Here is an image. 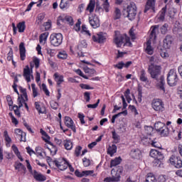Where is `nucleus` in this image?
Listing matches in <instances>:
<instances>
[{
	"label": "nucleus",
	"mask_w": 182,
	"mask_h": 182,
	"mask_svg": "<svg viewBox=\"0 0 182 182\" xmlns=\"http://www.w3.org/2000/svg\"><path fill=\"white\" fill-rule=\"evenodd\" d=\"M129 36L132 39V41H134L136 39V34L134 33V28L132 27L129 30Z\"/></svg>",
	"instance_id": "56"
},
{
	"label": "nucleus",
	"mask_w": 182,
	"mask_h": 182,
	"mask_svg": "<svg viewBox=\"0 0 182 182\" xmlns=\"http://www.w3.org/2000/svg\"><path fill=\"white\" fill-rule=\"evenodd\" d=\"M80 87H81V89H85V90H93L94 89L93 87H90V85L87 84H80Z\"/></svg>",
	"instance_id": "44"
},
{
	"label": "nucleus",
	"mask_w": 182,
	"mask_h": 182,
	"mask_svg": "<svg viewBox=\"0 0 182 182\" xmlns=\"http://www.w3.org/2000/svg\"><path fill=\"white\" fill-rule=\"evenodd\" d=\"M18 107L19 109H21V107H23V103H24V102H26V101L25 100V98H23V97H21H21H18Z\"/></svg>",
	"instance_id": "55"
},
{
	"label": "nucleus",
	"mask_w": 182,
	"mask_h": 182,
	"mask_svg": "<svg viewBox=\"0 0 182 182\" xmlns=\"http://www.w3.org/2000/svg\"><path fill=\"white\" fill-rule=\"evenodd\" d=\"M63 161L61 162L58 160H54V166H55V167H58V169L61 171L66 170V168H68V166H69V162L66 161V159H63Z\"/></svg>",
	"instance_id": "7"
},
{
	"label": "nucleus",
	"mask_w": 182,
	"mask_h": 182,
	"mask_svg": "<svg viewBox=\"0 0 182 182\" xmlns=\"http://www.w3.org/2000/svg\"><path fill=\"white\" fill-rule=\"evenodd\" d=\"M82 23V21H80V19L77 20V22L75 23V31H76V32H79V31H80V25Z\"/></svg>",
	"instance_id": "59"
},
{
	"label": "nucleus",
	"mask_w": 182,
	"mask_h": 182,
	"mask_svg": "<svg viewBox=\"0 0 182 182\" xmlns=\"http://www.w3.org/2000/svg\"><path fill=\"white\" fill-rule=\"evenodd\" d=\"M148 73L152 79H155V80L159 82L158 86L159 89L163 90V92H166V88L164 87V85H166L164 76L161 75L159 77V76L161 75V66L154 65V63H151V65H149Z\"/></svg>",
	"instance_id": "1"
},
{
	"label": "nucleus",
	"mask_w": 182,
	"mask_h": 182,
	"mask_svg": "<svg viewBox=\"0 0 182 182\" xmlns=\"http://www.w3.org/2000/svg\"><path fill=\"white\" fill-rule=\"evenodd\" d=\"M163 159H155L154 161H153V164L154 166V167H160V165L161 164V161Z\"/></svg>",
	"instance_id": "49"
},
{
	"label": "nucleus",
	"mask_w": 182,
	"mask_h": 182,
	"mask_svg": "<svg viewBox=\"0 0 182 182\" xmlns=\"http://www.w3.org/2000/svg\"><path fill=\"white\" fill-rule=\"evenodd\" d=\"M48 36H49L48 32H46V33L41 34L39 36L40 43H43V42L45 43V42H46V41L48 40Z\"/></svg>",
	"instance_id": "30"
},
{
	"label": "nucleus",
	"mask_w": 182,
	"mask_h": 182,
	"mask_svg": "<svg viewBox=\"0 0 182 182\" xmlns=\"http://www.w3.org/2000/svg\"><path fill=\"white\" fill-rule=\"evenodd\" d=\"M33 177L37 181H46V176L42 173H38L36 171H33Z\"/></svg>",
	"instance_id": "21"
},
{
	"label": "nucleus",
	"mask_w": 182,
	"mask_h": 182,
	"mask_svg": "<svg viewBox=\"0 0 182 182\" xmlns=\"http://www.w3.org/2000/svg\"><path fill=\"white\" fill-rule=\"evenodd\" d=\"M50 105L51 109H53V110H58V107H59V104L55 101H51L50 102Z\"/></svg>",
	"instance_id": "46"
},
{
	"label": "nucleus",
	"mask_w": 182,
	"mask_h": 182,
	"mask_svg": "<svg viewBox=\"0 0 182 182\" xmlns=\"http://www.w3.org/2000/svg\"><path fill=\"white\" fill-rule=\"evenodd\" d=\"M89 22L91 26L94 28V29H96L97 28H99V26H100L99 18L97 17H90Z\"/></svg>",
	"instance_id": "17"
},
{
	"label": "nucleus",
	"mask_w": 182,
	"mask_h": 182,
	"mask_svg": "<svg viewBox=\"0 0 182 182\" xmlns=\"http://www.w3.org/2000/svg\"><path fill=\"white\" fill-rule=\"evenodd\" d=\"M65 125L71 129L74 133H76V126L74 125L73 119L70 117H65L64 119Z\"/></svg>",
	"instance_id": "10"
},
{
	"label": "nucleus",
	"mask_w": 182,
	"mask_h": 182,
	"mask_svg": "<svg viewBox=\"0 0 182 182\" xmlns=\"http://www.w3.org/2000/svg\"><path fill=\"white\" fill-rule=\"evenodd\" d=\"M124 37L122 34L116 35L114 38V43L117 46V48H122V46L124 43Z\"/></svg>",
	"instance_id": "14"
},
{
	"label": "nucleus",
	"mask_w": 182,
	"mask_h": 182,
	"mask_svg": "<svg viewBox=\"0 0 182 182\" xmlns=\"http://www.w3.org/2000/svg\"><path fill=\"white\" fill-rule=\"evenodd\" d=\"M156 4V0H148L146 1L145 9L144 10V14H146L150 9L153 10V12H155L154 5Z\"/></svg>",
	"instance_id": "15"
},
{
	"label": "nucleus",
	"mask_w": 182,
	"mask_h": 182,
	"mask_svg": "<svg viewBox=\"0 0 182 182\" xmlns=\"http://www.w3.org/2000/svg\"><path fill=\"white\" fill-rule=\"evenodd\" d=\"M124 66V63L123 61H121L119 63H118L116 65H114V68H117V69H123Z\"/></svg>",
	"instance_id": "61"
},
{
	"label": "nucleus",
	"mask_w": 182,
	"mask_h": 182,
	"mask_svg": "<svg viewBox=\"0 0 182 182\" xmlns=\"http://www.w3.org/2000/svg\"><path fill=\"white\" fill-rule=\"evenodd\" d=\"M4 136L6 143L9 144L12 141V139L9 137V135L8 134V131H4Z\"/></svg>",
	"instance_id": "47"
},
{
	"label": "nucleus",
	"mask_w": 182,
	"mask_h": 182,
	"mask_svg": "<svg viewBox=\"0 0 182 182\" xmlns=\"http://www.w3.org/2000/svg\"><path fill=\"white\" fill-rule=\"evenodd\" d=\"M82 48H87V43H86V40H82L78 44L77 48L80 50H82Z\"/></svg>",
	"instance_id": "42"
},
{
	"label": "nucleus",
	"mask_w": 182,
	"mask_h": 182,
	"mask_svg": "<svg viewBox=\"0 0 182 182\" xmlns=\"http://www.w3.org/2000/svg\"><path fill=\"white\" fill-rule=\"evenodd\" d=\"M159 133H160L162 137H167V136H168L169 134L168 127H167V126H165L163 129H161Z\"/></svg>",
	"instance_id": "33"
},
{
	"label": "nucleus",
	"mask_w": 182,
	"mask_h": 182,
	"mask_svg": "<svg viewBox=\"0 0 182 182\" xmlns=\"http://www.w3.org/2000/svg\"><path fill=\"white\" fill-rule=\"evenodd\" d=\"M11 149H12L14 154H16V156H20L21 152H19V149H18V146L14 144L11 146Z\"/></svg>",
	"instance_id": "51"
},
{
	"label": "nucleus",
	"mask_w": 182,
	"mask_h": 182,
	"mask_svg": "<svg viewBox=\"0 0 182 182\" xmlns=\"http://www.w3.org/2000/svg\"><path fill=\"white\" fill-rule=\"evenodd\" d=\"M166 12H167V5L162 8L160 11V15L159 17V19H160V21H164L166 18Z\"/></svg>",
	"instance_id": "31"
},
{
	"label": "nucleus",
	"mask_w": 182,
	"mask_h": 182,
	"mask_svg": "<svg viewBox=\"0 0 182 182\" xmlns=\"http://www.w3.org/2000/svg\"><path fill=\"white\" fill-rule=\"evenodd\" d=\"M130 154L132 159H141V151H140L139 149H133L131 151Z\"/></svg>",
	"instance_id": "20"
},
{
	"label": "nucleus",
	"mask_w": 182,
	"mask_h": 182,
	"mask_svg": "<svg viewBox=\"0 0 182 182\" xmlns=\"http://www.w3.org/2000/svg\"><path fill=\"white\" fill-rule=\"evenodd\" d=\"M123 173V166H118L117 171H114V169L112 170L111 174L112 175V178L114 179L118 178V181H120V176Z\"/></svg>",
	"instance_id": "12"
},
{
	"label": "nucleus",
	"mask_w": 182,
	"mask_h": 182,
	"mask_svg": "<svg viewBox=\"0 0 182 182\" xmlns=\"http://www.w3.org/2000/svg\"><path fill=\"white\" fill-rule=\"evenodd\" d=\"M112 139H114V143H119L120 142V136L116 133V131L112 132Z\"/></svg>",
	"instance_id": "35"
},
{
	"label": "nucleus",
	"mask_w": 182,
	"mask_h": 182,
	"mask_svg": "<svg viewBox=\"0 0 182 182\" xmlns=\"http://www.w3.org/2000/svg\"><path fill=\"white\" fill-rule=\"evenodd\" d=\"M59 20L61 21V22H68V23L72 26H73V18L70 16H67L64 18L62 16H59Z\"/></svg>",
	"instance_id": "26"
},
{
	"label": "nucleus",
	"mask_w": 182,
	"mask_h": 182,
	"mask_svg": "<svg viewBox=\"0 0 182 182\" xmlns=\"http://www.w3.org/2000/svg\"><path fill=\"white\" fill-rule=\"evenodd\" d=\"M146 182H157V179H156V176L152 173H149L146 178Z\"/></svg>",
	"instance_id": "37"
},
{
	"label": "nucleus",
	"mask_w": 182,
	"mask_h": 182,
	"mask_svg": "<svg viewBox=\"0 0 182 182\" xmlns=\"http://www.w3.org/2000/svg\"><path fill=\"white\" fill-rule=\"evenodd\" d=\"M96 5V1L95 0H90V2L87 6L86 10L89 11L90 14H92L95 11V6Z\"/></svg>",
	"instance_id": "24"
},
{
	"label": "nucleus",
	"mask_w": 182,
	"mask_h": 182,
	"mask_svg": "<svg viewBox=\"0 0 182 182\" xmlns=\"http://www.w3.org/2000/svg\"><path fill=\"white\" fill-rule=\"evenodd\" d=\"M20 58L21 60H25L26 58V49L25 48V43H21L19 45Z\"/></svg>",
	"instance_id": "16"
},
{
	"label": "nucleus",
	"mask_w": 182,
	"mask_h": 182,
	"mask_svg": "<svg viewBox=\"0 0 182 182\" xmlns=\"http://www.w3.org/2000/svg\"><path fill=\"white\" fill-rule=\"evenodd\" d=\"M46 159L48 166H50V167H53V166H55V161L52 160V158L50 156H47Z\"/></svg>",
	"instance_id": "58"
},
{
	"label": "nucleus",
	"mask_w": 182,
	"mask_h": 182,
	"mask_svg": "<svg viewBox=\"0 0 182 182\" xmlns=\"http://www.w3.org/2000/svg\"><path fill=\"white\" fill-rule=\"evenodd\" d=\"M173 41L174 38H173V36L170 34L166 35L164 39V48H165V49H170Z\"/></svg>",
	"instance_id": "9"
},
{
	"label": "nucleus",
	"mask_w": 182,
	"mask_h": 182,
	"mask_svg": "<svg viewBox=\"0 0 182 182\" xmlns=\"http://www.w3.org/2000/svg\"><path fill=\"white\" fill-rule=\"evenodd\" d=\"M82 163L85 167H89V166H90V160L87 159V158H84L82 159Z\"/></svg>",
	"instance_id": "63"
},
{
	"label": "nucleus",
	"mask_w": 182,
	"mask_h": 182,
	"mask_svg": "<svg viewBox=\"0 0 182 182\" xmlns=\"http://www.w3.org/2000/svg\"><path fill=\"white\" fill-rule=\"evenodd\" d=\"M84 72L85 73H88V75H95V73H96V70H95V69H90L87 67L84 68Z\"/></svg>",
	"instance_id": "43"
},
{
	"label": "nucleus",
	"mask_w": 182,
	"mask_h": 182,
	"mask_svg": "<svg viewBox=\"0 0 182 182\" xmlns=\"http://www.w3.org/2000/svg\"><path fill=\"white\" fill-rule=\"evenodd\" d=\"M121 16H122V11H120L119 8H116L114 11V21H117V19H120Z\"/></svg>",
	"instance_id": "36"
},
{
	"label": "nucleus",
	"mask_w": 182,
	"mask_h": 182,
	"mask_svg": "<svg viewBox=\"0 0 182 182\" xmlns=\"http://www.w3.org/2000/svg\"><path fill=\"white\" fill-rule=\"evenodd\" d=\"M33 62L35 65L36 69L39 68V65L41 64V60H39V58H34L33 60Z\"/></svg>",
	"instance_id": "54"
},
{
	"label": "nucleus",
	"mask_w": 182,
	"mask_h": 182,
	"mask_svg": "<svg viewBox=\"0 0 182 182\" xmlns=\"http://www.w3.org/2000/svg\"><path fill=\"white\" fill-rule=\"evenodd\" d=\"M53 77L57 83V86L58 87H60V85H62V83H63V82H64L63 75H59V74H58V73H55L53 75Z\"/></svg>",
	"instance_id": "22"
},
{
	"label": "nucleus",
	"mask_w": 182,
	"mask_h": 182,
	"mask_svg": "<svg viewBox=\"0 0 182 182\" xmlns=\"http://www.w3.org/2000/svg\"><path fill=\"white\" fill-rule=\"evenodd\" d=\"M42 90L46 93V96H50V92H49V90H48V87L45 83L42 84Z\"/></svg>",
	"instance_id": "62"
},
{
	"label": "nucleus",
	"mask_w": 182,
	"mask_h": 182,
	"mask_svg": "<svg viewBox=\"0 0 182 182\" xmlns=\"http://www.w3.org/2000/svg\"><path fill=\"white\" fill-rule=\"evenodd\" d=\"M146 52L148 55H153L154 53V50L151 48V43L147 41Z\"/></svg>",
	"instance_id": "32"
},
{
	"label": "nucleus",
	"mask_w": 182,
	"mask_h": 182,
	"mask_svg": "<svg viewBox=\"0 0 182 182\" xmlns=\"http://www.w3.org/2000/svg\"><path fill=\"white\" fill-rule=\"evenodd\" d=\"M151 107L155 112H164V103L160 99H154L151 102Z\"/></svg>",
	"instance_id": "5"
},
{
	"label": "nucleus",
	"mask_w": 182,
	"mask_h": 182,
	"mask_svg": "<svg viewBox=\"0 0 182 182\" xmlns=\"http://www.w3.org/2000/svg\"><path fill=\"white\" fill-rule=\"evenodd\" d=\"M60 9H68V8H69V1H65V0H61L60 4Z\"/></svg>",
	"instance_id": "38"
},
{
	"label": "nucleus",
	"mask_w": 182,
	"mask_h": 182,
	"mask_svg": "<svg viewBox=\"0 0 182 182\" xmlns=\"http://www.w3.org/2000/svg\"><path fill=\"white\" fill-rule=\"evenodd\" d=\"M120 163H122V158L120 156L115 158L114 160L111 161L110 167H116V166H119Z\"/></svg>",
	"instance_id": "28"
},
{
	"label": "nucleus",
	"mask_w": 182,
	"mask_h": 182,
	"mask_svg": "<svg viewBox=\"0 0 182 182\" xmlns=\"http://www.w3.org/2000/svg\"><path fill=\"white\" fill-rule=\"evenodd\" d=\"M34 105L39 114H46V107L45 106H41L39 102H36Z\"/></svg>",
	"instance_id": "19"
},
{
	"label": "nucleus",
	"mask_w": 182,
	"mask_h": 182,
	"mask_svg": "<svg viewBox=\"0 0 182 182\" xmlns=\"http://www.w3.org/2000/svg\"><path fill=\"white\" fill-rule=\"evenodd\" d=\"M139 79L141 82H146L148 83L149 78H147V76H146V71L144 70H141Z\"/></svg>",
	"instance_id": "34"
},
{
	"label": "nucleus",
	"mask_w": 182,
	"mask_h": 182,
	"mask_svg": "<svg viewBox=\"0 0 182 182\" xmlns=\"http://www.w3.org/2000/svg\"><path fill=\"white\" fill-rule=\"evenodd\" d=\"M166 127V124L161 122H156L154 124V129L159 133L161 129Z\"/></svg>",
	"instance_id": "27"
},
{
	"label": "nucleus",
	"mask_w": 182,
	"mask_h": 182,
	"mask_svg": "<svg viewBox=\"0 0 182 182\" xmlns=\"http://www.w3.org/2000/svg\"><path fill=\"white\" fill-rule=\"evenodd\" d=\"M168 31V23H164L161 27V33L162 35H166Z\"/></svg>",
	"instance_id": "40"
},
{
	"label": "nucleus",
	"mask_w": 182,
	"mask_h": 182,
	"mask_svg": "<svg viewBox=\"0 0 182 182\" xmlns=\"http://www.w3.org/2000/svg\"><path fill=\"white\" fill-rule=\"evenodd\" d=\"M15 169L18 170V171H21V170L26 171V167H25L22 163H18L15 166Z\"/></svg>",
	"instance_id": "41"
},
{
	"label": "nucleus",
	"mask_w": 182,
	"mask_h": 182,
	"mask_svg": "<svg viewBox=\"0 0 182 182\" xmlns=\"http://www.w3.org/2000/svg\"><path fill=\"white\" fill-rule=\"evenodd\" d=\"M17 28L18 29V32L20 33L25 32V29H26V26L25 25V21L18 23L17 24Z\"/></svg>",
	"instance_id": "29"
},
{
	"label": "nucleus",
	"mask_w": 182,
	"mask_h": 182,
	"mask_svg": "<svg viewBox=\"0 0 182 182\" xmlns=\"http://www.w3.org/2000/svg\"><path fill=\"white\" fill-rule=\"evenodd\" d=\"M145 133L150 136L153 133V127L149 126L145 127Z\"/></svg>",
	"instance_id": "52"
},
{
	"label": "nucleus",
	"mask_w": 182,
	"mask_h": 182,
	"mask_svg": "<svg viewBox=\"0 0 182 182\" xmlns=\"http://www.w3.org/2000/svg\"><path fill=\"white\" fill-rule=\"evenodd\" d=\"M63 41V36L62 33H54L50 36V42L53 46H60L62 45Z\"/></svg>",
	"instance_id": "4"
},
{
	"label": "nucleus",
	"mask_w": 182,
	"mask_h": 182,
	"mask_svg": "<svg viewBox=\"0 0 182 182\" xmlns=\"http://www.w3.org/2000/svg\"><path fill=\"white\" fill-rule=\"evenodd\" d=\"M64 147L66 150H72V147H73V144L70 140H67L64 142Z\"/></svg>",
	"instance_id": "39"
},
{
	"label": "nucleus",
	"mask_w": 182,
	"mask_h": 182,
	"mask_svg": "<svg viewBox=\"0 0 182 182\" xmlns=\"http://www.w3.org/2000/svg\"><path fill=\"white\" fill-rule=\"evenodd\" d=\"M59 59H68V54L66 51L60 52L58 55Z\"/></svg>",
	"instance_id": "45"
},
{
	"label": "nucleus",
	"mask_w": 182,
	"mask_h": 182,
	"mask_svg": "<svg viewBox=\"0 0 182 182\" xmlns=\"http://www.w3.org/2000/svg\"><path fill=\"white\" fill-rule=\"evenodd\" d=\"M123 15L125 18H128L129 21H134L137 15V6H136V4L134 2L130 3L127 9H124Z\"/></svg>",
	"instance_id": "2"
},
{
	"label": "nucleus",
	"mask_w": 182,
	"mask_h": 182,
	"mask_svg": "<svg viewBox=\"0 0 182 182\" xmlns=\"http://www.w3.org/2000/svg\"><path fill=\"white\" fill-rule=\"evenodd\" d=\"M110 5L109 4V0H105L103 4V9H105V12H109V7Z\"/></svg>",
	"instance_id": "50"
},
{
	"label": "nucleus",
	"mask_w": 182,
	"mask_h": 182,
	"mask_svg": "<svg viewBox=\"0 0 182 182\" xmlns=\"http://www.w3.org/2000/svg\"><path fill=\"white\" fill-rule=\"evenodd\" d=\"M31 88L33 90V97H36L38 96V89L36 87L35 84H31Z\"/></svg>",
	"instance_id": "53"
},
{
	"label": "nucleus",
	"mask_w": 182,
	"mask_h": 182,
	"mask_svg": "<svg viewBox=\"0 0 182 182\" xmlns=\"http://www.w3.org/2000/svg\"><path fill=\"white\" fill-rule=\"evenodd\" d=\"M169 161L172 166H174V167H176V168H181L182 167L181 158L172 155L169 159Z\"/></svg>",
	"instance_id": "6"
},
{
	"label": "nucleus",
	"mask_w": 182,
	"mask_h": 182,
	"mask_svg": "<svg viewBox=\"0 0 182 182\" xmlns=\"http://www.w3.org/2000/svg\"><path fill=\"white\" fill-rule=\"evenodd\" d=\"M166 80L168 86H171V87L177 86V83H178L180 79H178V75H177L176 70L171 69L169 70Z\"/></svg>",
	"instance_id": "3"
},
{
	"label": "nucleus",
	"mask_w": 182,
	"mask_h": 182,
	"mask_svg": "<svg viewBox=\"0 0 182 182\" xmlns=\"http://www.w3.org/2000/svg\"><path fill=\"white\" fill-rule=\"evenodd\" d=\"M23 77H25L26 82L29 83L31 82V68H29V65H26L23 69Z\"/></svg>",
	"instance_id": "18"
},
{
	"label": "nucleus",
	"mask_w": 182,
	"mask_h": 182,
	"mask_svg": "<svg viewBox=\"0 0 182 182\" xmlns=\"http://www.w3.org/2000/svg\"><path fill=\"white\" fill-rule=\"evenodd\" d=\"M82 173V177L87 176H92L95 173V171H83Z\"/></svg>",
	"instance_id": "60"
},
{
	"label": "nucleus",
	"mask_w": 182,
	"mask_h": 182,
	"mask_svg": "<svg viewBox=\"0 0 182 182\" xmlns=\"http://www.w3.org/2000/svg\"><path fill=\"white\" fill-rule=\"evenodd\" d=\"M93 42L97 43H105L106 42V36L102 32L93 35L92 37Z\"/></svg>",
	"instance_id": "8"
},
{
	"label": "nucleus",
	"mask_w": 182,
	"mask_h": 182,
	"mask_svg": "<svg viewBox=\"0 0 182 182\" xmlns=\"http://www.w3.org/2000/svg\"><path fill=\"white\" fill-rule=\"evenodd\" d=\"M149 156L154 159L164 160V154L156 149H151L149 152Z\"/></svg>",
	"instance_id": "11"
},
{
	"label": "nucleus",
	"mask_w": 182,
	"mask_h": 182,
	"mask_svg": "<svg viewBox=\"0 0 182 182\" xmlns=\"http://www.w3.org/2000/svg\"><path fill=\"white\" fill-rule=\"evenodd\" d=\"M46 143H48V144H50V146H52V149H50V148H48V150L50 151L51 154L52 153H53V156H55V154H56V153H58V147H56V146H55L53 144V143H52L51 141H48V139H45Z\"/></svg>",
	"instance_id": "25"
},
{
	"label": "nucleus",
	"mask_w": 182,
	"mask_h": 182,
	"mask_svg": "<svg viewBox=\"0 0 182 182\" xmlns=\"http://www.w3.org/2000/svg\"><path fill=\"white\" fill-rule=\"evenodd\" d=\"M75 73L77 75H79V76H81V77H83L84 79H89V77H87V76H86L85 74H83V72H82L80 69L76 70Z\"/></svg>",
	"instance_id": "57"
},
{
	"label": "nucleus",
	"mask_w": 182,
	"mask_h": 182,
	"mask_svg": "<svg viewBox=\"0 0 182 182\" xmlns=\"http://www.w3.org/2000/svg\"><path fill=\"white\" fill-rule=\"evenodd\" d=\"M181 31H182V27H179L177 26H175L173 29V33H174V35H178Z\"/></svg>",
	"instance_id": "48"
},
{
	"label": "nucleus",
	"mask_w": 182,
	"mask_h": 182,
	"mask_svg": "<svg viewBox=\"0 0 182 182\" xmlns=\"http://www.w3.org/2000/svg\"><path fill=\"white\" fill-rule=\"evenodd\" d=\"M107 154H109L111 157L114 154V153H117V146L115 144H112V146H109L107 149Z\"/></svg>",
	"instance_id": "23"
},
{
	"label": "nucleus",
	"mask_w": 182,
	"mask_h": 182,
	"mask_svg": "<svg viewBox=\"0 0 182 182\" xmlns=\"http://www.w3.org/2000/svg\"><path fill=\"white\" fill-rule=\"evenodd\" d=\"M84 97H85V100H86L87 102H90V92H85L84 93Z\"/></svg>",
	"instance_id": "64"
},
{
	"label": "nucleus",
	"mask_w": 182,
	"mask_h": 182,
	"mask_svg": "<svg viewBox=\"0 0 182 182\" xmlns=\"http://www.w3.org/2000/svg\"><path fill=\"white\" fill-rule=\"evenodd\" d=\"M151 29L152 30L149 35V40L148 41V42H150V43H151V42H154L157 38V36L156 35V31H159V25L153 26L151 27Z\"/></svg>",
	"instance_id": "13"
}]
</instances>
